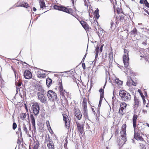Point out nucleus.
Segmentation results:
<instances>
[{
  "label": "nucleus",
  "instance_id": "1",
  "mask_svg": "<svg viewBox=\"0 0 149 149\" xmlns=\"http://www.w3.org/2000/svg\"><path fill=\"white\" fill-rule=\"evenodd\" d=\"M138 117V115L134 113L132 118L133 126L134 131V138L137 140H139L141 141H144V139L143 138L142 136H140L139 133L135 131V128L136 127V120Z\"/></svg>",
  "mask_w": 149,
  "mask_h": 149
},
{
  "label": "nucleus",
  "instance_id": "2",
  "mask_svg": "<svg viewBox=\"0 0 149 149\" xmlns=\"http://www.w3.org/2000/svg\"><path fill=\"white\" fill-rule=\"evenodd\" d=\"M119 96L120 99L122 101L128 102L130 101L132 99L131 94L127 91L122 90L119 92Z\"/></svg>",
  "mask_w": 149,
  "mask_h": 149
},
{
  "label": "nucleus",
  "instance_id": "3",
  "mask_svg": "<svg viewBox=\"0 0 149 149\" xmlns=\"http://www.w3.org/2000/svg\"><path fill=\"white\" fill-rule=\"evenodd\" d=\"M58 85V86L57 87L60 95L62 97L65 98L67 96L68 97L69 94V92H67L65 89H64L61 79H60Z\"/></svg>",
  "mask_w": 149,
  "mask_h": 149
},
{
  "label": "nucleus",
  "instance_id": "4",
  "mask_svg": "<svg viewBox=\"0 0 149 149\" xmlns=\"http://www.w3.org/2000/svg\"><path fill=\"white\" fill-rule=\"evenodd\" d=\"M37 89L38 91L37 94L38 99L42 103L45 102L47 101V97L45 95V91L43 88L41 86H39Z\"/></svg>",
  "mask_w": 149,
  "mask_h": 149
},
{
  "label": "nucleus",
  "instance_id": "5",
  "mask_svg": "<svg viewBox=\"0 0 149 149\" xmlns=\"http://www.w3.org/2000/svg\"><path fill=\"white\" fill-rule=\"evenodd\" d=\"M54 8L55 9L64 12L71 15H72L74 12L73 9L69 6L65 7L64 6L55 5L54 6Z\"/></svg>",
  "mask_w": 149,
  "mask_h": 149
},
{
  "label": "nucleus",
  "instance_id": "6",
  "mask_svg": "<svg viewBox=\"0 0 149 149\" xmlns=\"http://www.w3.org/2000/svg\"><path fill=\"white\" fill-rule=\"evenodd\" d=\"M128 15L124 14L119 16V17H116V25H118L120 23L122 24L123 23H126L129 21V18Z\"/></svg>",
  "mask_w": 149,
  "mask_h": 149
},
{
  "label": "nucleus",
  "instance_id": "7",
  "mask_svg": "<svg viewBox=\"0 0 149 149\" xmlns=\"http://www.w3.org/2000/svg\"><path fill=\"white\" fill-rule=\"evenodd\" d=\"M128 53V51L126 49H124V54L123 55V60L125 66L126 67H127L129 65V58Z\"/></svg>",
  "mask_w": 149,
  "mask_h": 149
},
{
  "label": "nucleus",
  "instance_id": "8",
  "mask_svg": "<svg viewBox=\"0 0 149 149\" xmlns=\"http://www.w3.org/2000/svg\"><path fill=\"white\" fill-rule=\"evenodd\" d=\"M87 99L85 97L83 99V101L82 104V105L83 108V114L85 118H88V109H87Z\"/></svg>",
  "mask_w": 149,
  "mask_h": 149
},
{
  "label": "nucleus",
  "instance_id": "9",
  "mask_svg": "<svg viewBox=\"0 0 149 149\" xmlns=\"http://www.w3.org/2000/svg\"><path fill=\"white\" fill-rule=\"evenodd\" d=\"M76 123L77 130L79 132V136L81 139V136H83L84 134V125L80 124L78 121H76Z\"/></svg>",
  "mask_w": 149,
  "mask_h": 149
},
{
  "label": "nucleus",
  "instance_id": "10",
  "mask_svg": "<svg viewBox=\"0 0 149 149\" xmlns=\"http://www.w3.org/2000/svg\"><path fill=\"white\" fill-rule=\"evenodd\" d=\"M47 96L49 100L53 101L56 100L57 99L56 93L52 90H49L48 91Z\"/></svg>",
  "mask_w": 149,
  "mask_h": 149
},
{
  "label": "nucleus",
  "instance_id": "11",
  "mask_svg": "<svg viewBox=\"0 0 149 149\" xmlns=\"http://www.w3.org/2000/svg\"><path fill=\"white\" fill-rule=\"evenodd\" d=\"M31 108L33 110V113L35 116L37 115L39 113L40 109L39 106L37 102L34 103L32 105Z\"/></svg>",
  "mask_w": 149,
  "mask_h": 149
},
{
  "label": "nucleus",
  "instance_id": "12",
  "mask_svg": "<svg viewBox=\"0 0 149 149\" xmlns=\"http://www.w3.org/2000/svg\"><path fill=\"white\" fill-rule=\"evenodd\" d=\"M127 106V104L125 102H122L120 103L118 111V113L119 114L122 115L124 114L123 110L126 109Z\"/></svg>",
  "mask_w": 149,
  "mask_h": 149
},
{
  "label": "nucleus",
  "instance_id": "13",
  "mask_svg": "<svg viewBox=\"0 0 149 149\" xmlns=\"http://www.w3.org/2000/svg\"><path fill=\"white\" fill-rule=\"evenodd\" d=\"M127 125L126 124H123L121 127L120 134L122 138L126 137V128Z\"/></svg>",
  "mask_w": 149,
  "mask_h": 149
},
{
  "label": "nucleus",
  "instance_id": "14",
  "mask_svg": "<svg viewBox=\"0 0 149 149\" xmlns=\"http://www.w3.org/2000/svg\"><path fill=\"white\" fill-rule=\"evenodd\" d=\"M80 23L83 28L87 31H89L91 30V28L89 26L86 22L84 21H80Z\"/></svg>",
  "mask_w": 149,
  "mask_h": 149
},
{
  "label": "nucleus",
  "instance_id": "15",
  "mask_svg": "<svg viewBox=\"0 0 149 149\" xmlns=\"http://www.w3.org/2000/svg\"><path fill=\"white\" fill-rule=\"evenodd\" d=\"M24 76L25 79H30L32 77L31 72L30 71L28 70H25L24 72Z\"/></svg>",
  "mask_w": 149,
  "mask_h": 149
},
{
  "label": "nucleus",
  "instance_id": "16",
  "mask_svg": "<svg viewBox=\"0 0 149 149\" xmlns=\"http://www.w3.org/2000/svg\"><path fill=\"white\" fill-rule=\"evenodd\" d=\"M47 146L49 149H54V146L53 141L49 138L47 141Z\"/></svg>",
  "mask_w": 149,
  "mask_h": 149
},
{
  "label": "nucleus",
  "instance_id": "17",
  "mask_svg": "<svg viewBox=\"0 0 149 149\" xmlns=\"http://www.w3.org/2000/svg\"><path fill=\"white\" fill-rule=\"evenodd\" d=\"M74 114L76 117L77 119L80 120L81 118L82 115L81 112L79 109H74Z\"/></svg>",
  "mask_w": 149,
  "mask_h": 149
},
{
  "label": "nucleus",
  "instance_id": "18",
  "mask_svg": "<svg viewBox=\"0 0 149 149\" xmlns=\"http://www.w3.org/2000/svg\"><path fill=\"white\" fill-rule=\"evenodd\" d=\"M134 104L135 106L138 107L140 106L141 102L139 98L136 96H134Z\"/></svg>",
  "mask_w": 149,
  "mask_h": 149
},
{
  "label": "nucleus",
  "instance_id": "19",
  "mask_svg": "<svg viewBox=\"0 0 149 149\" xmlns=\"http://www.w3.org/2000/svg\"><path fill=\"white\" fill-rule=\"evenodd\" d=\"M40 143L37 140L34 141L33 143V149H38Z\"/></svg>",
  "mask_w": 149,
  "mask_h": 149
},
{
  "label": "nucleus",
  "instance_id": "20",
  "mask_svg": "<svg viewBox=\"0 0 149 149\" xmlns=\"http://www.w3.org/2000/svg\"><path fill=\"white\" fill-rule=\"evenodd\" d=\"M41 70H40L37 72V77L39 78H44L46 77V74L45 73H41Z\"/></svg>",
  "mask_w": 149,
  "mask_h": 149
},
{
  "label": "nucleus",
  "instance_id": "21",
  "mask_svg": "<svg viewBox=\"0 0 149 149\" xmlns=\"http://www.w3.org/2000/svg\"><path fill=\"white\" fill-rule=\"evenodd\" d=\"M17 7H23L26 8H28L29 7V6L27 3L22 2L20 4L17 6Z\"/></svg>",
  "mask_w": 149,
  "mask_h": 149
},
{
  "label": "nucleus",
  "instance_id": "22",
  "mask_svg": "<svg viewBox=\"0 0 149 149\" xmlns=\"http://www.w3.org/2000/svg\"><path fill=\"white\" fill-rule=\"evenodd\" d=\"M30 119L32 126L35 129L36 128L35 119L32 114L30 115Z\"/></svg>",
  "mask_w": 149,
  "mask_h": 149
},
{
  "label": "nucleus",
  "instance_id": "23",
  "mask_svg": "<svg viewBox=\"0 0 149 149\" xmlns=\"http://www.w3.org/2000/svg\"><path fill=\"white\" fill-rule=\"evenodd\" d=\"M113 82L119 85H121L123 84V81L120 80L119 79L116 78L113 79Z\"/></svg>",
  "mask_w": 149,
  "mask_h": 149
},
{
  "label": "nucleus",
  "instance_id": "24",
  "mask_svg": "<svg viewBox=\"0 0 149 149\" xmlns=\"http://www.w3.org/2000/svg\"><path fill=\"white\" fill-rule=\"evenodd\" d=\"M39 3L41 8H43L44 7H46L44 0H40Z\"/></svg>",
  "mask_w": 149,
  "mask_h": 149
},
{
  "label": "nucleus",
  "instance_id": "25",
  "mask_svg": "<svg viewBox=\"0 0 149 149\" xmlns=\"http://www.w3.org/2000/svg\"><path fill=\"white\" fill-rule=\"evenodd\" d=\"M52 80L48 77L46 79V84L48 87H49L52 84Z\"/></svg>",
  "mask_w": 149,
  "mask_h": 149
},
{
  "label": "nucleus",
  "instance_id": "26",
  "mask_svg": "<svg viewBox=\"0 0 149 149\" xmlns=\"http://www.w3.org/2000/svg\"><path fill=\"white\" fill-rule=\"evenodd\" d=\"M70 119L64 122L65 128L67 129H69L70 126Z\"/></svg>",
  "mask_w": 149,
  "mask_h": 149
},
{
  "label": "nucleus",
  "instance_id": "27",
  "mask_svg": "<svg viewBox=\"0 0 149 149\" xmlns=\"http://www.w3.org/2000/svg\"><path fill=\"white\" fill-rule=\"evenodd\" d=\"M103 98L100 97L99 104L98 106V109L97 110V113L98 114L100 113V107L101 106V104H102V100Z\"/></svg>",
  "mask_w": 149,
  "mask_h": 149
},
{
  "label": "nucleus",
  "instance_id": "28",
  "mask_svg": "<svg viewBox=\"0 0 149 149\" xmlns=\"http://www.w3.org/2000/svg\"><path fill=\"white\" fill-rule=\"evenodd\" d=\"M62 115L63 117V120L64 122L70 119V118L66 114L63 113L62 114Z\"/></svg>",
  "mask_w": 149,
  "mask_h": 149
},
{
  "label": "nucleus",
  "instance_id": "29",
  "mask_svg": "<svg viewBox=\"0 0 149 149\" xmlns=\"http://www.w3.org/2000/svg\"><path fill=\"white\" fill-rule=\"evenodd\" d=\"M99 91L100 93V97L103 98L104 94V88H100L99 90Z\"/></svg>",
  "mask_w": 149,
  "mask_h": 149
},
{
  "label": "nucleus",
  "instance_id": "30",
  "mask_svg": "<svg viewBox=\"0 0 149 149\" xmlns=\"http://www.w3.org/2000/svg\"><path fill=\"white\" fill-rule=\"evenodd\" d=\"M94 14L95 18L98 19L100 17V15L99 14V10L98 9H97L95 10L94 12Z\"/></svg>",
  "mask_w": 149,
  "mask_h": 149
},
{
  "label": "nucleus",
  "instance_id": "31",
  "mask_svg": "<svg viewBox=\"0 0 149 149\" xmlns=\"http://www.w3.org/2000/svg\"><path fill=\"white\" fill-rule=\"evenodd\" d=\"M137 34V30L136 28H134L133 30L131 32V35H135Z\"/></svg>",
  "mask_w": 149,
  "mask_h": 149
},
{
  "label": "nucleus",
  "instance_id": "32",
  "mask_svg": "<svg viewBox=\"0 0 149 149\" xmlns=\"http://www.w3.org/2000/svg\"><path fill=\"white\" fill-rule=\"evenodd\" d=\"M26 116V113H22L20 115V117L22 120H24Z\"/></svg>",
  "mask_w": 149,
  "mask_h": 149
},
{
  "label": "nucleus",
  "instance_id": "33",
  "mask_svg": "<svg viewBox=\"0 0 149 149\" xmlns=\"http://www.w3.org/2000/svg\"><path fill=\"white\" fill-rule=\"evenodd\" d=\"M91 109L94 114L95 116H97V114L95 111L96 110V108L94 106H91Z\"/></svg>",
  "mask_w": 149,
  "mask_h": 149
},
{
  "label": "nucleus",
  "instance_id": "34",
  "mask_svg": "<svg viewBox=\"0 0 149 149\" xmlns=\"http://www.w3.org/2000/svg\"><path fill=\"white\" fill-rule=\"evenodd\" d=\"M99 47L98 46H97V47H96V48L95 49V58H97L98 53H99Z\"/></svg>",
  "mask_w": 149,
  "mask_h": 149
},
{
  "label": "nucleus",
  "instance_id": "35",
  "mask_svg": "<svg viewBox=\"0 0 149 149\" xmlns=\"http://www.w3.org/2000/svg\"><path fill=\"white\" fill-rule=\"evenodd\" d=\"M23 130L26 133H27V127L26 126V125L25 124H24L23 125V128H22Z\"/></svg>",
  "mask_w": 149,
  "mask_h": 149
},
{
  "label": "nucleus",
  "instance_id": "36",
  "mask_svg": "<svg viewBox=\"0 0 149 149\" xmlns=\"http://www.w3.org/2000/svg\"><path fill=\"white\" fill-rule=\"evenodd\" d=\"M113 54L112 52V51H111L109 54V57L111 59L113 58Z\"/></svg>",
  "mask_w": 149,
  "mask_h": 149
},
{
  "label": "nucleus",
  "instance_id": "37",
  "mask_svg": "<svg viewBox=\"0 0 149 149\" xmlns=\"http://www.w3.org/2000/svg\"><path fill=\"white\" fill-rule=\"evenodd\" d=\"M22 84V83L20 81H18V82L16 83V86L19 87L21 86Z\"/></svg>",
  "mask_w": 149,
  "mask_h": 149
},
{
  "label": "nucleus",
  "instance_id": "38",
  "mask_svg": "<svg viewBox=\"0 0 149 149\" xmlns=\"http://www.w3.org/2000/svg\"><path fill=\"white\" fill-rule=\"evenodd\" d=\"M17 132H19L21 135H22V132L21 131V126H19L18 128V132H16L17 134Z\"/></svg>",
  "mask_w": 149,
  "mask_h": 149
},
{
  "label": "nucleus",
  "instance_id": "39",
  "mask_svg": "<svg viewBox=\"0 0 149 149\" xmlns=\"http://www.w3.org/2000/svg\"><path fill=\"white\" fill-rule=\"evenodd\" d=\"M116 11L117 13L118 14L122 12V10L121 9L119 8H116Z\"/></svg>",
  "mask_w": 149,
  "mask_h": 149
},
{
  "label": "nucleus",
  "instance_id": "40",
  "mask_svg": "<svg viewBox=\"0 0 149 149\" xmlns=\"http://www.w3.org/2000/svg\"><path fill=\"white\" fill-rule=\"evenodd\" d=\"M17 125L16 123H13V129L14 130H15V129L17 128Z\"/></svg>",
  "mask_w": 149,
  "mask_h": 149
},
{
  "label": "nucleus",
  "instance_id": "41",
  "mask_svg": "<svg viewBox=\"0 0 149 149\" xmlns=\"http://www.w3.org/2000/svg\"><path fill=\"white\" fill-rule=\"evenodd\" d=\"M115 134L116 136H117L119 134V129L118 128L115 130Z\"/></svg>",
  "mask_w": 149,
  "mask_h": 149
},
{
  "label": "nucleus",
  "instance_id": "42",
  "mask_svg": "<svg viewBox=\"0 0 149 149\" xmlns=\"http://www.w3.org/2000/svg\"><path fill=\"white\" fill-rule=\"evenodd\" d=\"M97 25H98V23L97 22H94L93 23V25L94 26V27L95 28V30L96 31L97 30V29L95 27V25H97Z\"/></svg>",
  "mask_w": 149,
  "mask_h": 149
},
{
  "label": "nucleus",
  "instance_id": "43",
  "mask_svg": "<svg viewBox=\"0 0 149 149\" xmlns=\"http://www.w3.org/2000/svg\"><path fill=\"white\" fill-rule=\"evenodd\" d=\"M140 146L141 147V149H146L145 145L142 144L140 143Z\"/></svg>",
  "mask_w": 149,
  "mask_h": 149
},
{
  "label": "nucleus",
  "instance_id": "44",
  "mask_svg": "<svg viewBox=\"0 0 149 149\" xmlns=\"http://www.w3.org/2000/svg\"><path fill=\"white\" fill-rule=\"evenodd\" d=\"M147 39H146L144 40V42L142 43V44L145 46H146L147 45Z\"/></svg>",
  "mask_w": 149,
  "mask_h": 149
},
{
  "label": "nucleus",
  "instance_id": "45",
  "mask_svg": "<svg viewBox=\"0 0 149 149\" xmlns=\"http://www.w3.org/2000/svg\"><path fill=\"white\" fill-rule=\"evenodd\" d=\"M87 1L86 0H84V4L85 6H88L87 2H88L89 0H87Z\"/></svg>",
  "mask_w": 149,
  "mask_h": 149
},
{
  "label": "nucleus",
  "instance_id": "46",
  "mask_svg": "<svg viewBox=\"0 0 149 149\" xmlns=\"http://www.w3.org/2000/svg\"><path fill=\"white\" fill-rule=\"evenodd\" d=\"M82 66L84 69L85 70L86 69V65L84 63H82Z\"/></svg>",
  "mask_w": 149,
  "mask_h": 149
},
{
  "label": "nucleus",
  "instance_id": "47",
  "mask_svg": "<svg viewBox=\"0 0 149 149\" xmlns=\"http://www.w3.org/2000/svg\"><path fill=\"white\" fill-rule=\"evenodd\" d=\"M104 44H102L101 45V47H100V52H102V48H103V47L104 46Z\"/></svg>",
  "mask_w": 149,
  "mask_h": 149
},
{
  "label": "nucleus",
  "instance_id": "48",
  "mask_svg": "<svg viewBox=\"0 0 149 149\" xmlns=\"http://www.w3.org/2000/svg\"><path fill=\"white\" fill-rule=\"evenodd\" d=\"M144 4L146 6L149 8V3L148 2L146 3H145Z\"/></svg>",
  "mask_w": 149,
  "mask_h": 149
},
{
  "label": "nucleus",
  "instance_id": "49",
  "mask_svg": "<svg viewBox=\"0 0 149 149\" xmlns=\"http://www.w3.org/2000/svg\"><path fill=\"white\" fill-rule=\"evenodd\" d=\"M132 84L134 86H136V84L134 81H132Z\"/></svg>",
  "mask_w": 149,
  "mask_h": 149
},
{
  "label": "nucleus",
  "instance_id": "50",
  "mask_svg": "<svg viewBox=\"0 0 149 149\" xmlns=\"http://www.w3.org/2000/svg\"><path fill=\"white\" fill-rule=\"evenodd\" d=\"M141 97L142 99H145V96H144V95L142 93L141 94Z\"/></svg>",
  "mask_w": 149,
  "mask_h": 149
},
{
  "label": "nucleus",
  "instance_id": "51",
  "mask_svg": "<svg viewBox=\"0 0 149 149\" xmlns=\"http://www.w3.org/2000/svg\"><path fill=\"white\" fill-rule=\"evenodd\" d=\"M114 24V23L113 21H112V22H111V27L112 28V26H113V25Z\"/></svg>",
  "mask_w": 149,
  "mask_h": 149
},
{
  "label": "nucleus",
  "instance_id": "52",
  "mask_svg": "<svg viewBox=\"0 0 149 149\" xmlns=\"http://www.w3.org/2000/svg\"><path fill=\"white\" fill-rule=\"evenodd\" d=\"M143 2L144 1L143 0H140L139 3H140L142 4L143 3Z\"/></svg>",
  "mask_w": 149,
  "mask_h": 149
},
{
  "label": "nucleus",
  "instance_id": "53",
  "mask_svg": "<svg viewBox=\"0 0 149 149\" xmlns=\"http://www.w3.org/2000/svg\"><path fill=\"white\" fill-rule=\"evenodd\" d=\"M142 111L143 113H146L147 112V111L145 109L143 110Z\"/></svg>",
  "mask_w": 149,
  "mask_h": 149
},
{
  "label": "nucleus",
  "instance_id": "54",
  "mask_svg": "<svg viewBox=\"0 0 149 149\" xmlns=\"http://www.w3.org/2000/svg\"><path fill=\"white\" fill-rule=\"evenodd\" d=\"M138 91L139 92V93H140V95L141 94H142L141 91L140 90L138 89Z\"/></svg>",
  "mask_w": 149,
  "mask_h": 149
},
{
  "label": "nucleus",
  "instance_id": "55",
  "mask_svg": "<svg viewBox=\"0 0 149 149\" xmlns=\"http://www.w3.org/2000/svg\"><path fill=\"white\" fill-rule=\"evenodd\" d=\"M144 11H145L146 12L147 14H149V12L148 11V10H147L146 9H144Z\"/></svg>",
  "mask_w": 149,
  "mask_h": 149
},
{
  "label": "nucleus",
  "instance_id": "56",
  "mask_svg": "<svg viewBox=\"0 0 149 149\" xmlns=\"http://www.w3.org/2000/svg\"><path fill=\"white\" fill-rule=\"evenodd\" d=\"M143 103L145 104L146 103V100H145V99H143Z\"/></svg>",
  "mask_w": 149,
  "mask_h": 149
},
{
  "label": "nucleus",
  "instance_id": "57",
  "mask_svg": "<svg viewBox=\"0 0 149 149\" xmlns=\"http://www.w3.org/2000/svg\"><path fill=\"white\" fill-rule=\"evenodd\" d=\"M33 9L34 11H36V9L35 7H33Z\"/></svg>",
  "mask_w": 149,
  "mask_h": 149
},
{
  "label": "nucleus",
  "instance_id": "58",
  "mask_svg": "<svg viewBox=\"0 0 149 149\" xmlns=\"http://www.w3.org/2000/svg\"><path fill=\"white\" fill-rule=\"evenodd\" d=\"M48 123H49V121H48ZM47 127L48 128L49 127H50V129H51V127H50V125L49 124V125H47Z\"/></svg>",
  "mask_w": 149,
  "mask_h": 149
},
{
  "label": "nucleus",
  "instance_id": "59",
  "mask_svg": "<svg viewBox=\"0 0 149 149\" xmlns=\"http://www.w3.org/2000/svg\"><path fill=\"white\" fill-rule=\"evenodd\" d=\"M146 107H149V102L146 105Z\"/></svg>",
  "mask_w": 149,
  "mask_h": 149
},
{
  "label": "nucleus",
  "instance_id": "60",
  "mask_svg": "<svg viewBox=\"0 0 149 149\" xmlns=\"http://www.w3.org/2000/svg\"><path fill=\"white\" fill-rule=\"evenodd\" d=\"M86 54H85V55H84V57H83V59H84L85 58V57H86Z\"/></svg>",
  "mask_w": 149,
  "mask_h": 149
},
{
  "label": "nucleus",
  "instance_id": "61",
  "mask_svg": "<svg viewBox=\"0 0 149 149\" xmlns=\"http://www.w3.org/2000/svg\"><path fill=\"white\" fill-rule=\"evenodd\" d=\"M144 3H146L147 2H148V1L147 0H144Z\"/></svg>",
  "mask_w": 149,
  "mask_h": 149
},
{
  "label": "nucleus",
  "instance_id": "62",
  "mask_svg": "<svg viewBox=\"0 0 149 149\" xmlns=\"http://www.w3.org/2000/svg\"><path fill=\"white\" fill-rule=\"evenodd\" d=\"M72 1V3L73 4H74V0H71Z\"/></svg>",
  "mask_w": 149,
  "mask_h": 149
},
{
  "label": "nucleus",
  "instance_id": "63",
  "mask_svg": "<svg viewBox=\"0 0 149 149\" xmlns=\"http://www.w3.org/2000/svg\"><path fill=\"white\" fill-rule=\"evenodd\" d=\"M25 109H26V110H28V109H27V107L26 106V105H25Z\"/></svg>",
  "mask_w": 149,
  "mask_h": 149
},
{
  "label": "nucleus",
  "instance_id": "64",
  "mask_svg": "<svg viewBox=\"0 0 149 149\" xmlns=\"http://www.w3.org/2000/svg\"><path fill=\"white\" fill-rule=\"evenodd\" d=\"M146 125L148 127H149V124L146 123Z\"/></svg>",
  "mask_w": 149,
  "mask_h": 149
}]
</instances>
